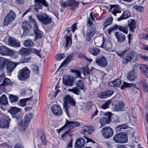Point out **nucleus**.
Instances as JSON below:
<instances>
[{
  "label": "nucleus",
  "instance_id": "obj_1",
  "mask_svg": "<svg viewBox=\"0 0 148 148\" xmlns=\"http://www.w3.org/2000/svg\"><path fill=\"white\" fill-rule=\"evenodd\" d=\"M87 26L88 28L85 35L84 34V36L85 37L86 40L89 42L95 34L96 30L95 25L93 24L92 22L90 20V19L87 21Z\"/></svg>",
  "mask_w": 148,
  "mask_h": 148
},
{
  "label": "nucleus",
  "instance_id": "obj_2",
  "mask_svg": "<svg viewBox=\"0 0 148 148\" xmlns=\"http://www.w3.org/2000/svg\"><path fill=\"white\" fill-rule=\"evenodd\" d=\"M75 84L76 86L72 89H69L68 91L72 92L77 95H80L81 94L80 90H83V91L85 92V90H84V87L83 80H78L76 82Z\"/></svg>",
  "mask_w": 148,
  "mask_h": 148
},
{
  "label": "nucleus",
  "instance_id": "obj_3",
  "mask_svg": "<svg viewBox=\"0 0 148 148\" xmlns=\"http://www.w3.org/2000/svg\"><path fill=\"white\" fill-rule=\"evenodd\" d=\"M30 71L27 67H25L19 70L18 72L17 77L21 81H24L28 78L29 77Z\"/></svg>",
  "mask_w": 148,
  "mask_h": 148
},
{
  "label": "nucleus",
  "instance_id": "obj_4",
  "mask_svg": "<svg viewBox=\"0 0 148 148\" xmlns=\"http://www.w3.org/2000/svg\"><path fill=\"white\" fill-rule=\"evenodd\" d=\"M6 65L7 72L9 74H11V73L15 69L17 64L16 63H14L9 59L6 58L4 59L3 61V64L1 65V67H3L4 65Z\"/></svg>",
  "mask_w": 148,
  "mask_h": 148
},
{
  "label": "nucleus",
  "instance_id": "obj_5",
  "mask_svg": "<svg viewBox=\"0 0 148 148\" xmlns=\"http://www.w3.org/2000/svg\"><path fill=\"white\" fill-rule=\"evenodd\" d=\"M75 106V102L74 100L69 95H66L64 98V103L63 104L64 108L67 115L69 116L68 112L69 110V104Z\"/></svg>",
  "mask_w": 148,
  "mask_h": 148
},
{
  "label": "nucleus",
  "instance_id": "obj_6",
  "mask_svg": "<svg viewBox=\"0 0 148 148\" xmlns=\"http://www.w3.org/2000/svg\"><path fill=\"white\" fill-rule=\"evenodd\" d=\"M36 17L39 21L45 25L50 24L52 21V18L45 13L37 14Z\"/></svg>",
  "mask_w": 148,
  "mask_h": 148
},
{
  "label": "nucleus",
  "instance_id": "obj_7",
  "mask_svg": "<svg viewBox=\"0 0 148 148\" xmlns=\"http://www.w3.org/2000/svg\"><path fill=\"white\" fill-rule=\"evenodd\" d=\"M114 141L116 143H123L127 142V138L125 134L120 132L117 133L113 138Z\"/></svg>",
  "mask_w": 148,
  "mask_h": 148
},
{
  "label": "nucleus",
  "instance_id": "obj_8",
  "mask_svg": "<svg viewBox=\"0 0 148 148\" xmlns=\"http://www.w3.org/2000/svg\"><path fill=\"white\" fill-rule=\"evenodd\" d=\"M32 116V114L31 113H29L26 115L24 118L23 125L21 123L20 124L19 129L20 130L23 131L25 130Z\"/></svg>",
  "mask_w": 148,
  "mask_h": 148
},
{
  "label": "nucleus",
  "instance_id": "obj_9",
  "mask_svg": "<svg viewBox=\"0 0 148 148\" xmlns=\"http://www.w3.org/2000/svg\"><path fill=\"white\" fill-rule=\"evenodd\" d=\"M101 131L103 136L106 138H109L112 137L113 134V129L109 127L106 126L103 127Z\"/></svg>",
  "mask_w": 148,
  "mask_h": 148
},
{
  "label": "nucleus",
  "instance_id": "obj_10",
  "mask_svg": "<svg viewBox=\"0 0 148 148\" xmlns=\"http://www.w3.org/2000/svg\"><path fill=\"white\" fill-rule=\"evenodd\" d=\"M0 53L3 56H13L15 54V52L11 50H10L4 46H0Z\"/></svg>",
  "mask_w": 148,
  "mask_h": 148
},
{
  "label": "nucleus",
  "instance_id": "obj_11",
  "mask_svg": "<svg viewBox=\"0 0 148 148\" xmlns=\"http://www.w3.org/2000/svg\"><path fill=\"white\" fill-rule=\"evenodd\" d=\"M16 16L14 12L12 10L10 11L5 18L3 25L5 26H7L15 19Z\"/></svg>",
  "mask_w": 148,
  "mask_h": 148
},
{
  "label": "nucleus",
  "instance_id": "obj_12",
  "mask_svg": "<svg viewBox=\"0 0 148 148\" xmlns=\"http://www.w3.org/2000/svg\"><path fill=\"white\" fill-rule=\"evenodd\" d=\"M34 3H35L34 8V10L37 12L39 9L42 8L41 3L45 7H47L48 6V3L45 0H34Z\"/></svg>",
  "mask_w": 148,
  "mask_h": 148
},
{
  "label": "nucleus",
  "instance_id": "obj_13",
  "mask_svg": "<svg viewBox=\"0 0 148 148\" xmlns=\"http://www.w3.org/2000/svg\"><path fill=\"white\" fill-rule=\"evenodd\" d=\"M111 114L110 112H108L105 114L104 116L100 118L99 123L101 124V126H104L107 123H109L111 120Z\"/></svg>",
  "mask_w": 148,
  "mask_h": 148
},
{
  "label": "nucleus",
  "instance_id": "obj_14",
  "mask_svg": "<svg viewBox=\"0 0 148 148\" xmlns=\"http://www.w3.org/2000/svg\"><path fill=\"white\" fill-rule=\"evenodd\" d=\"M117 29L126 34H127L128 33V29L127 27V26H119L117 25H116L110 29H108V31L109 34H110V32L112 31L115 30Z\"/></svg>",
  "mask_w": 148,
  "mask_h": 148
},
{
  "label": "nucleus",
  "instance_id": "obj_15",
  "mask_svg": "<svg viewBox=\"0 0 148 148\" xmlns=\"http://www.w3.org/2000/svg\"><path fill=\"white\" fill-rule=\"evenodd\" d=\"M63 82L64 84L67 86H71L73 84V78L67 75H64L63 78Z\"/></svg>",
  "mask_w": 148,
  "mask_h": 148
},
{
  "label": "nucleus",
  "instance_id": "obj_16",
  "mask_svg": "<svg viewBox=\"0 0 148 148\" xmlns=\"http://www.w3.org/2000/svg\"><path fill=\"white\" fill-rule=\"evenodd\" d=\"M71 28H68L67 30L68 32L67 34H66L65 36L66 40V44L65 47H67L70 46L72 44L71 35V32L70 31Z\"/></svg>",
  "mask_w": 148,
  "mask_h": 148
},
{
  "label": "nucleus",
  "instance_id": "obj_17",
  "mask_svg": "<svg viewBox=\"0 0 148 148\" xmlns=\"http://www.w3.org/2000/svg\"><path fill=\"white\" fill-rule=\"evenodd\" d=\"M51 109L54 114L56 116H60L62 114V111L59 105H54L52 106Z\"/></svg>",
  "mask_w": 148,
  "mask_h": 148
},
{
  "label": "nucleus",
  "instance_id": "obj_18",
  "mask_svg": "<svg viewBox=\"0 0 148 148\" xmlns=\"http://www.w3.org/2000/svg\"><path fill=\"white\" fill-rule=\"evenodd\" d=\"M95 62L99 66L102 67H105L107 64V61L104 57L96 58Z\"/></svg>",
  "mask_w": 148,
  "mask_h": 148
},
{
  "label": "nucleus",
  "instance_id": "obj_19",
  "mask_svg": "<svg viewBox=\"0 0 148 148\" xmlns=\"http://www.w3.org/2000/svg\"><path fill=\"white\" fill-rule=\"evenodd\" d=\"M10 119L7 117L3 118L0 121V127L2 128L8 127Z\"/></svg>",
  "mask_w": 148,
  "mask_h": 148
},
{
  "label": "nucleus",
  "instance_id": "obj_20",
  "mask_svg": "<svg viewBox=\"0 0 148 148\" xmlns=\"http://www.w3.org/2000/svg\"><path fill=\"white\" fill-rule=\"evenodd\" d=\"M128 26L130 31L133 32L136 27V22L134 20L130 19L128 21Z\"/></svg>",
  "mask_w": 148,
  "mask_h": 148
},
{
  "label": "nucleus",
  "instance_id": "obj_21",
  "mask_svg": "<svg viewBox=\"0 0 148 148\" xmlns=\"http://www.w3.org/2000/svg\"><path fill=\"white\" fill-rule=\"evenodd\" d=\"M124 105L123 102L119 101L116 102L113 107V109L116 111L123 110Z\"/></svg>",
  "mask_w": 148,
  "mask_h": 148
},
{
  "label": "nucleus",
  "instance_id": "obj_22",
  "mask_svg": "<svg viewBox=\"0 0 148 148\" xmlns=\"http://www.w3.org/2000/svg\"><path fill=\"white\" fill-rule=\"evenodd\" d=\"M9 45L14 47H20V42L18 40L11 37H9L8 40Z\"/></svg>",
  "mask_w": 148,
  "mask_h": 148
},
{
  "label": "nucleus",
  "instance_id": "obj_23",
  "mask_svg": "<svg viewBox=\"0 0 148 148\" xmlns=\"http://www.w3.org/2000/svg\"><path fill=\"white\" fill-rule=\"evenodd\" d=\"M66 121L65 125L63 126V127H67L70 128L72 127H77L79 126L80 124L78 122L74 121H69L66 119Z\"/></svg>",
  "mask_w": 148,
  "mask_h": 148
},
{
  "label": "nucleus",
  "instance_id": "obj_24",
  "mask_svg": "<svg viewBox=\"0 0 148 148\" xmlns=\"http://www.w3.org/2000/svg\"><path fill=\"white\" fill-rule=\"evenodd\" d=\"M85 143L84 140L82 138H79L77 140L75 143L76 148H81L83 147Z\"/></svg>",
  "mask_w": 148,
  "mask_h": 148
},
{
  "label": "nucleus",
  "instance_id": "obj_25",
  "mask_svg": "<svg viewBox=\"0 0 148 148\" xmlns=\"http://www.w3.org/2000/svg\"><path fill=\"white\" fill-rule=\"evenodd\" d=\"M114 34L118 41L120 42H123L126 38L124 35L118 32H115Z\"/></svg>",
  "mask_w": 148,
  "mask_h": 148
},
{
  "label": "nucleus",
  "instance_id": "obj_26",
  "mask_svg": "<svg viewBox=\"0 0 148 148\" xmlns=\"http://www.w3.org/2000/svg\"><path fill=\"white\" fill-rule=\"evenodd\" d=\"M121 83V80L119 79L114 80L113 81L110 82L108 84L111 87H116L120 86Z\"/></svg>",
  "mask_w": 148,
  "mask_h": 148
},
{
  "label": "nucleus",
  "instance_id": "obj_27",
  "mask_svg": "<svg viewBox=\"0 0 148 148\" xmlns=\"http://www.w3.org/2000/svg\"><path fill=\"white\" fill-rule=\"evenodd\" d=\"M130 16V13L128 11H124L122 15L118 18L117 21H119L123 19H126L129 18Z\"/></svg>",
  "mask_w": 148,
  "mask_h": 148
},
{
  "label": "nucleus",
  "instance_id": "obj_28",
  "mask_svg": "<svg viewBox=\"0 0 148 148\" xmlns=\"http://www.w3.org/2000/svg\"><path fill=\"white\" fill-rule=\"evenodd\" d=\"M21 109L16 107H12L8 112L12 115V117L17 115L16 114L21 111Z\"/></svg>",
  "mask_w": 148,
  "mask_h": 148
},
{
  "label": "nucleus",
  "instance_id": "obj_29",
  "mask_svg": "<svg viewBox=\"0 0 148 148\" xmlns=\"http://www.w3.org/2000/svg\"><path fill=\"white\" fill-rule=\"evenodd\" d=\"M139 69L147 77H148V67L146 65L142 64L139 66Z\"/></svg>",
  "mask_w": 148,
  "mask_h": 148
},
{
  "label": "nucleus",
  "instance_id": "obj_30",
  "mask_svg": "<svg viewBox=\"0 0 148 148\" xmlns=\"http://www.w3.org/2000/svg\"><path fill=\"white\" fill-rule=\"evenodd\" d=\"M89 51L90 53L94 56H97L99 53L100 50L99 49L96 47L90 48Z\"/></svg>",
  "mask_w": 148,
  "mask_h": 148
},
{
  "label": "nucleus",
  "instance_id": "obj_31",
  "mask_svg": "<svg viewBox=\"0 0 148 148\" xmlns=\"http://www.w3.org/2000/svg\"><path fill=\"white\" fill-rule=\"evenodd\" d=\"M72 58V56L71 55L69 56L68 57H67L62 63L57 71H58L60 68L62 67L63 66H66L70 62V60Z\"/></svg>",
  "mask_w": 148,
  "mask_h": 148
},
{
  "label": "nucleus",
  "instance_id": "obj_32",
  "mask_svg": "<svg viewBox=\"0 0 148 148\" xmlns=\"http://www.w3.org/2000/svg\"><path fill=\"white\" fill-rule=\"evenodd\" d=\"M79 3L74 0H69V6H71L72 10H74L77 8Z\"/></svg>",
  "mask_w": 148,
  "mask_h": 148
},
{
  "label": "nucleus",
  "instance_id": "obj_33",
  "mask_svg": "<svg viewBox=\"0 0 148 148\" xmlns=\"http://www.w3.org/2000/svg\"><path fill=\"white\" fill-rule=\"evenodd\" d=\"M0 103L2 105H6L8 103V101L5 95H3L0 97Z\"/></svg>",
  "mask_w": 148,
  "mask_h": 148
},
{
  "label": "nucleus",
  "instance_id": "obj_34",
  "mask_svg": "<svg viewBox=\"0 0 148 148\" xmlns=\"http://www.w3.org/2000/svg\"><path fill=\"white\" fill-rule=\"evenodd\" d=\"M24 44L25 47L30 48L33 47L34 43L32 40L29 39L25 40L24 42Z\"/></svg>",
  "mask_w": 148,
  "mask_h": 148
},
{
  "label": "nucleus",
  "instance_id": "obj_35",
  "mask_svg": "<svg viewBox=\"0 0 148 148\" xmlns=\"http://www.w3.org/2000/svg\"><path fill=\"white\" fill-rule=\"evenodd\" d=\"M13 84V82L11 81L10 79L5 78L0 86H9L12 85Z\"/></svg>",
  "mask_w": 148,
  "mask_h": 148
},
{
  "label": "nucleus",
  "instance_id": "obj_36",
  "mask_svg": "<svg viewBox=\"0 0 148 148\" xmlns=\"http://www.w3.org/2000/svg\"><path fill=\"white\" fill-rule=\"evenodd\" d=\"M134 53L133 52H130L127 54V56L125 59V63H127L131 60L132 58L134 57Z\"/></svg>",
  "mask_w": 148,
  "mask_h": 148
},
{
  "label": "nucleus",
  "instance_id": "obj_37",
  "mask_svg": "<svg viewBox=\"0 0 148 148\" xmlns=\"http://www.w3.org/2000/svg\"><path fill=\"white\" fill-rule=\"evenodd\" d=\"M82 131L85 133H88V134H90L93 131L92 127L90 126H87L83 127Z\"/></svg>",
  "mask_w": 148,
  "mask_h": 148
},
{
  "label": "nucleus",
  "instance_id": "obj_38",
  "mask_svg": "<svg viewBox=\"0 0 148 148\" xmlns=\"http://www.w3.org/2000/svg\"><path fill=\"white\" fill-rule=\"evenodd\" d=\"M82 70L83 71L84 75L85 76L87 75L89 76L90 79V77L89 76L91 72V70L89 69L87 67H84L82 68Z\"/></svg>",
  "mask_w": 148,
  "mask_h": 148
},
{
  "label": "nucleus",
  "instance_id": "obj_39",
  "mask_svg": "<svg viewBox=\"0 0 148 148\" xmlns=\"http://www.w3.org/2000/svg\"><path fill=\"white\" fill-rule=\"evenodd\" d=\"M30 99V98H29L20 99L18 102V104L21 107H24L26 105V102L29 100V99Z\"/></svg>",
  "mask_w": 148,
  "mask_h": 148
},
{
  "label": "nucleus",
  "instance_id": "obj_40",
  "mask_svg": "<svg viewBox=\"0 0 148 148\" xmlns=\"http://www.w3.org/2000/svg\"><path fill=\"white\" fill-rule=\"evenodd\" d=\"M9 97L10 101L12 103L16 102L18 101V99L17 96L12 95L10 94L9 95Z\"/></svg>",
  "mask_w": 148,
  "mask_h": 148
},
{
  "label": "nucleus",
  "instance_id": "obj_41",
  "mask_svg": "<svg viewBox=\"0 0 148 148\" xmlns=\"http://www.w3.org/2000/svg\"><path fill=\"white\" fill-rule=\"evenodd\" d=\"M136 76L134 75L132 72H130L128 74L127 78L128 80L130 82H132L136 79Z\"/></svg>",
  "mask_w": 148,
  "mask_h": 148
},
{
  "label": "nucleus",
  "instance_id": "obj_42",
  "mask_svg": "<svg viewBox=\"0 0 148 148\" xmlns=\"http://www.w3.org/2000/svg\"><path fill=\"white\" fill-rule=\"evenodd\" d=\"M113 18L111 17L106 19L103 24V26L105 28H106L108 26L111 24L113 21Z\"/></svg>",
  "mask_w": 148,
  "mask_h": 148
},
{
  "label": "nucleus",
  "instance_id": "obj_43",
  "mask_svg": "<svg viewBox=\"0 0 148 148\" xmlns=\"http://www.w3.org/2000/svg\"><path fill=\"white\" fill-rule=\"evenodd\" d=\"M22 27L24 31L25 32H26V30L29 29L30 27L29 22L27 21L23 22L22 24Z\"/></svg>",
  "mask_w": 148,
  "mask_h": 148
},
{
  "label": "nucleus",
  "instance_id": "obj_44",
  "mask_svg": "<svg viewBox=\"0 0 148 148\" xmlns=\"http://www.w3.org/2000/svg\"><path fill=\"white\" fill-rule=\"evenodd\" d=\"M135 85L132 84L128 83L125 82H124L122 85L121 87V88L122 89H123L124 88H126L128 87H135Z\"/></svg>",
  "mask_w": 148,
  "mask_h": 148
},
{
  "label": "nucleus",
  "instance_id": "obj_45",
  "mask_svg": "<svg viewBox=\"0 0 148 148\" xmlns=\"http://www.w3.org/2000/svg\"><path fill=\"white\" fill-rule=\"evenodd\" d=\"M28 49L23 48L19 51V54L23 56L27 55L28 53Z\"/></svg>",
  "mask_w": 148,
  "mask_h": 148
},
{
  "label": "nucleus",
  "instance_id": "obj_46",
  "mask_svg": "<svg viewBox=\"0 0 148 148\" xmlns=\"http://www.w3.org/2000/svg\"><path fill=\"white\" fill-rule=\"evenodd\" d=\"M36 39H40L42 37L43 33L40 30H37L34 32Z\"/></svg>",
  "mask_w": 148,
  "mask_h": 148
},
{
  "label": "nucleus",
  "instance_id": "obj_47",
  "mask_svg": "<svg viewBox=\"0 0 148 148\" xmlns=\"http://www.w3.org/2000/svg\"><path fill=\"white\" fill-rule=\"evenodd\" d=\"M72 132V130L70 129L69 130L66 131L64 133L62 134L61 135V138L64 140L66 138L69 136V134Z\"/></svg>",
  "mask_w": 148,
  "mask_h": 148
},
{
  "label": "nucleus",
  "instance_id": "obj_48",
  "mask_svg": "<svg viewBox=\"0 0 148 148\" xmlns=\"http://www.w3.org/2000/svg\"><path fill=\"white\" fill-rule=\"evenodd\" d=\"M111 102L110 100H108L106 101L104 104H103L101 106V108L103 109H105L109 108V106L111 104Z\"/></svg>",
  "mask_w": 148,
  "mask_h": 148
},
{
  "label": "nucleus",
  "instance_id": "obj_49",
  "mask_svg": "<svg viewBox=\"0 0 148 148\" xmlns=\"http://www.w3.org/2000/svg\"><path fill=\"white\" fill-rule=\"evenodd\" d=\"M93 106L92 102L91 101H88L86 104V109L87 111H89L92 108Z\"/></svg>",
  "mask_w": 148,
  "mask_h": 148
},
{
  "label": "nucleus",
  "instance_id": "obj_50",
  "mask_svg": "<svg viewBox=\"0 0 148 148\" xmlns=\"http://www.w3.org/2000/svg\"><path fill=\"white\" fill-rule=\"evenodd\" d=\"M70 71L73 73L74 74V75L76 77H81L80 73V71L79 70H71Z\"/></svg>",
  "mask_w": 148,
  "mask_h": 148
},
{
  "label": "nucleus",
  "instance_id": "obj_51",
  "mask_svg": "<svg viewBox=\"0 0 148 148\" xmlns=\"http://www.w3.org/2000/svg\"><path fill=\"white\" fill-rule=\"evenodd\" d=\"M13 117H14L15 118V121L19 123V128L20 124L21 123L23 124V122L22 119L20 117H17V115L14 116Z\"/></svg>",
  "mask_w": 148,
  "mask_h": 148
},
{
  "label": "nucleus",
  "instance_id": "obj_52",
  "mask_svg": "<svg viewBox=\"0 0 148 148\" xmlns=\"http://www.w3.org/2000/svg\"><path fill=\"white\" fill-rule=\"evenodd\" d=\"M59 3L62 8H65L69 6V0L64 2H63L62 1H60Z\"/></svg>",
  "mask_w": 148,
  "mask_h": 148
},
{
  "label": "nucleus",
  "instance_id": "obj_53",
  "mask_svg": "<svg viewBox=\"0 0 148 148\" xmlns=\"http://www.w3.org/2000/svg\"><path fill=\"white\" fill-rule=\"evenodd\" d=\"M56 59L57 60H60L65 57V55L64 53L58 54L57 55Z\"/></svg>",
  "mask_w": 148,
  "mask_h": 148
},
{
  "label": "nucleus",
  "instance_id": "obj_54",
  "mask_svg": "<svg viewBox=\"0 0 148 148\" xmlns=\"http://www.w3.org/2000/svg\"><path fill=\"white\" fill-rule=\"evenodd\" d=\"M33 72L34 73H37L38 71V66L35 65H32L31 67Z\"/></svg>",
  "mask_w": 148,
  "mask_h": 148
},
{
  "label": "nucleus",
  "instance_id": "obj_55",
  "mask_svg": "<svg viewBox=\"0 0 148 148\" xmlns=\"http://www.w3.org/2000/svg\"><path fill=\"white\" fill-rule=\"evenodd\" d=\"M97 97H98L101 99H103L106 98L105 92H100L97 95Z\"/></svg>",
  "mask_w": 148,
  "mask_h": 148
},
{
  "label": "nucleus",
  "instance_id": "obj_56",
  "mask_svg": "<svg viewBox=\"0 0 148 148\" xmlns=\"http://www.w3.org/2000/svg\"><path fill=\"white\" fill-rule=\"evenodd\" d=\"M106 98L111 96L113 93V92L112 90H109L105 92Z\"/></svg>",
  "mask_w": 148,
  "mask_h": 148
},
{
  "label": "nucleus",
  "instance_id": "obj_57",
  "mask_svg": "<svg viewBox=\"0 0 148 148\" xmlns=\"http://www.w3.org/2000/svg\"><path fill=\"white\" fill-rule=\"evenodd\" d=\"M111 12L115 16L116 13H120V12L118 9L115 8H113L111 11Z\"/></svg>",
  "mask_w": 148,
  "mask_h": 148
},
{
  "label": "nucleus",
  "instance_id": "obj_58",
  "mask_svg": "<svg viewBox=\"0 0 148 148\" xmlns=\"http://www.w3.org/2000/svg\"><path fill=\"white\" fill-rule=\"evenodd\" d=\"M138 57L143 59L144 60L147 61L148 60V56H144L143 55L141 54H139L138 55Z\"/></svg>",
  "mask_w": 148,
  "mask_h": 148
},
{
  "label": "nucleus",
  "instance_id": "obj_59",
  "mask_svg": "<svg viewBox=\"0 0 148 148\" xmlns=\"http://www.w3.org/2000/svg\"><path fill=\"white\" fill-rule=\"evenodd\" d=\"M32 53L36 54L39 56H40V51H39L37 50V49H32Z\"/></svg>",
  "mask_w": 148,
  "mask_h": 148
},
{
  "label": "nucleus",
  "instance_id": "obj_60",
  "mask_svg": "<svg viewBox=\"0 0 148 148\" xmlns=\"http://www.w3.org/2000/svg\"><path fill=\"white\" fill-rule=\"evenodd\" d=\"M71 30L73 33H74L75 30L77 29V24L76 23H75L72 25L71 28Z\"/></svg>",
  "mask_w": 148,
  "mask_h": 148
},
{
  "label": "nucleus",
  "instance_id": "obj_61",
  "mask_svg": "<svg viewBox=\"0 0 148 148\" xmlns=\"http://www.w3.org/2000/svg\"><path fill=\"white\" fill-rule=\"evenodd\" d=\"M113 122L115 124H116L118 122H119V117L116 116H114L113 118Z\"/></svg>",
  "mask_w": 148,
  "mask_h": 148
},
{
  "label": "nucleus",
  "instance_id": "obj_62",
  "mask_svg": "<svg viewBox=\"0 0 148 148\" xmlns=\"http://www.w3.org/2000/svg\"><path fill=\"white\" fill-rule=\"evenodd\" d=\"M126 51V50H124L121 51H119L118 52H117L116 53L119 56H123L125 53Z\"/></svg>",
  "mask_w": 148,
  "mask_h": 148
},
{
  "label": "nucleus",
  "instance_id": "obj_63",
  "mask_svg": "<svg viewBox=\"0 0 148 148\" xmlns=\"http://www.w3.org/2000/svg\"><path fill=\"white\" fill-rule=\"evenodd\" d=\"M15 2L20 5H22L23 4V0H15Z\"/></svg>",
  "mask_w": 148,
  "mask_h": 148
},
{
  "label": "nucleus",
  "instance_id": "obj_64",
  "mask_svg": "<svg viewBox=\"0 0 148 148\" xmlns=\"http://www.w3.org/2000/svg\"><path fill=\"white\" fill-rule=\"evenodd\" d=\"M14 148H23V147L21 144L17 143L15 145Z\"/></svg>",
  "mask_w": 148,
  "mask_h": 148
}]
</instances>
